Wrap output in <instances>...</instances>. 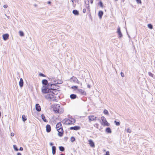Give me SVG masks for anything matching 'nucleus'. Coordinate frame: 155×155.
Here are the masks:
<instances>
[{
  "label": "nucleus",
  "mask_w": 155,
  "mask_h": 155,
  "mask_svg": "<svg viewBox=\"0 0 155 155\" xmlns=\"http://www.w3.org/2000/svg\"><path fill=\"white\" fill-rule=\"evenodd\" d=\"M45 98L48 99L50 100L51 101H57L55 97H54V95L52 94L51 92H49L45 96Z\"/></svg>",
  "instance_id": "f257e3e1"
},
{
  "label": "nucleus",
  "mask_w": 155,
  "mask_h": 155,
  "mask_svg": "<svg viewBox=\"0 0 155 155\" xmlns=\"http://www.w3.org/2000/svg\"><path fill=\"white\" fill-rule=\"evenodd\" d=\"M75 120L74 118H71V119H65L63 120V122L66 125H70L74 124L75 122Z\"/></svg>",
  "instance_id": "f03ea898"
},
{
  "label": "nucleus",
  "mask_w": 155,
  "mask_h": 155,
  "mask_svg": "<svg viewBox=\"0 0 155 155\" xmlns=\"http://www.w3.org/2000/svg\"><path fill=\"white\" fill-rule=\"evenodd\" d=\"M70 81L72 82L77 83L78 84H81V85L82 84V83H80V81L78 80L77 78L74 76L70 78Z\"/></svg>",
  "instance_id": "7ed1b4c3"
},
{
  "label": "nucleus",
  "mask_w": 155,
  "mask_h": 155,
  "mask_svg": "<svg viewBox=\"0 0 155 155\" xmlns=\"http://www.w3.org/2000/svg\"><path fill=\"white\" fill-rule=\"evenodd\" d=\"M48 88L51 90V91L54 89H56V85L53 83H49L48 85Z\"/></svg>",
  "instance_id": "20e7f679"
},
{
  "label": "nucleus",
  "mask_w": 155,
  "mask_h": 155,
  "mask_svg": "<svg viewBox=\"0 0 155 155\" xmlns=\"http://www.w3.org/2000/svg\"><path fill=\"white\" fill-rule=\"evenodd\" d=\"M42 92L43 93H48L49 92H51V90L49 88H47L46 87H43L42 88Z\"/></svg>",
  "instance_id": "39448f33"
},
{
  "label": "nucleus",
  "mask_w": 155,
  "mask_h": 155,
  "mask_svg": "<svg viewBox=\"0 0 155 155\" xmlns=\"http://www.w3.org/2000/svg\"><path fill=\"white\" fill-rule=\"evenodd\" d=\"M101 118L103 124H102V125L107 126L109 125V124L107 122L106 118L102 116Z\"/></svg>",
  "instance_id": "423d86ee"
},
{
  "label": "nucleus",
  "mask_w": 155,
  "mask_h": 155,
  "mask_svg": "<svg viewBox=\"0 0 155 155\" xmlns=\"http://www.w3.org/2000/svg\"><path fill=\"white\" fill-rule=\"evenodd\" d=\"M89 121V122H91V121H95L97 119V117L94 115H91L88 117Z\"/></svg>",
  "instance_id": "0eeeda50"
},
{
  "label": "nucleus",
  "mask_w": 155,
  "mask_h": 155,
  "mask_svg": "<svg viewBox=\"0 0 155 155\" xmlns=\"http://www.w3.org/2000/svg\"><path fill=\"white\" fill-rule=\"evenodd\" d=\"M58 131V135L59 137H62L63 136V134L64 132V131L62 127L59 129H58L57 130Z\"/></svg>",
  "instance_id": "6e6552de"
},
{
  "label": "nucleus",
  "mask_w": 155,
  "mask_h": 155,
  "mask_svg": "<svg viewBox=\"0 0 155 155\" xmlns=\"http://www.w3.org/2000/svg\"><path fill=\"white\" fill-rule=\"evenodd\" d=\"M58 108H60V106L58 104H55L53 106L54 111L56 113L58 110Z\"/></svg>",
  "instance_id": "1a4fd4ad"
},
{
  "label": "nucleus",
  "mask_w": 155,
  "mask_h": 155,
  "mask_svg": "<svg viewBox=\"0 0 155 155\" xmlns=\"http://www.w3.org/2000/svg\"><path fill=\"white\" fill-rule=\"evenodd\" d=\"M117 32L119 36V38H121L122 37V34L120 31V28L119 27L118 28Z\"/></svg>",
  "instance_id": "9d476101"
},
{
  "label": "nucleus",
  "mask_w": 155,
  "mask_h": 155,
  "mask_svg": "<svg viewBox=\"0 0 155 155\" xmlns=\"http://www.w3.org/2000/svg\"><path fill=\"white\" fill-rule=\"evenodd\" d=\"M51 92L54 95H57V94L59 92V91L58 90H57L56 89H55L51 91Z\"/></svg>",
  "instance_id": "9b49d317"
},
{
  "label": "nucleus",
  "mask_w": 155,
  "mask_h": 155,
  "mask_svg": "<svg viewBox=\"0 0 155 155\" xmlns=\"http://www.w3.org/2000/svg\"><path fill=\"white\" fill-rule=\"evenodd\" d=\"M80 128L79 126H76L74 127H71L70 129L71 130H78L80 129Z\"/></svg>",
  "instance_id": "f8f14e48"
},
{
  "label": "nucleus",
  "mask_w": 155,
  "mask_h": 155,
  "mask_svg": "<svg viewBox=\"0 0 155 155\" xmlns=\"http://www.w3.org/2000/svg\"><path fill=\"white\" fill-rule=\"evenodd\" d=\"M89 144L90 146L92 147H95V145L94 142L91 140H88Z\"/></svg>",
  "instance_id": "ddd939ff"
},
{
  "label": "nucleus",
  "mask_w": 155,
  "mask_h": 155,
  "mask_svg": "<svg viewBox=\"0 0 155 155\" xmlns=\"http://www.w3.org/2000/svg\"><path fill=\"white\" fill-rule=\"evenodd\" d=\"M9 35L8 34H6L3 35V38L4 40L6 41L8 39Z\"/></svg>",
  "instance_id": "4468645a"
},
{
  "label": "nucleus",
  "mask_w": 155,
  "mask_h": 155,
  "mask_svg": "<svg viewBox=\"0 0 155 155\" xmlns=\"http://www.w3.org/2000/svg\"><path fill=\"white\" fill-rule=\"evenodd\" d=\"M64 111V110L62 107H61L60 106V108H58L57 113H61L63 112Z\"/></svg>",
  "instance_id": "2eb2a0df"
},
{
  "label": "nucleus",
  "mask_w": 155,
  "mask_h": 155,
  "mask_svg": "<svg viewBox=\"0 0 155 155\" xmlns=\"http://www.w3.org/2000/svg\"><path fill=\"white\" fill-rule=\"evenodd\" d=\"M62 127V126L60 122L58 123L56 125V128L57 130Z\"/></svg>",
  "instance_id": "dca6fc26"
},
{
  "label": "nucleus",
  "mask_w": 155,
  "mask_h": 155,
  "mask_svg": "<svg viewBox=\"0 0 155 155\" xmlns=\"http://www.w3.org/2000/svg\"><path fill=\"white\" fill-rule=\"evenodd\" d=\"M35 108L36 110L38 111H40L41 110V108L39 104H36L35 105Z\"/></svg>",
  "instance_id": "f3484780"
},
{
  "label": "nucleus",
  "mask_w": 155,
  "mask_h": 155,
  "mask_svg": "<svg viewBox=\"0 0 155 155\" xmlns=\"http://www.w3.org/2000/svg\"><path fill=\"white\" fill-rule=\"evenodd\" d=\"M23 81L22 78L20 79V81L19 82V85L20 87L21 88L23 87Z\"/></svg>",
  "instance_id": "a211bd4d"
},
{
  "label": "nucleus",
  "mask_w": 155,
  "mask_h": 155,
  "mask_svg": "<svg viewBox=\"0 0 155 155\" xmlns=\"http://www.w3.org/2000/svg\"><path fill=\"white\" fill-rule=\"evenodd\" d=\"M46 130L47 132H49L51 130V127L50 125L48 124L46 126Z\"/></svg>",
  "instance_id": "6ab92c4d"
},
{
  "label": "nucleus",
  "mask_w": 155,
  "mask_h": 155,
  "mask_svg": "<svg viewBox=\"0 0 155 155\" xmlns=\"http://www.w3.org/2000/svg\"><path fill=\"white\" fill-rule=\"evenodd\" d=\"M103 14V12L101 11H100L98 13V15L100 19H101L102 17Z\"/></svg>",
  "instance_id": "aec40b11"
},
{
  "label": "nucleus",
  "mask_w": 155,
  "mask_h": 155,
  "mask_svg": "<svg viewBox=\"0 0 155 155\" xmlns=\"http://www.w3.org/2000/svg\"><path fill=\"white\" fill-rule=\"evenodd\" d=\"M56 150V147L54 146H53L52 147V154L53 155H54L55 154Z\"/></svg>",
  "instance_id": "412c9836"
},
{
  "label": "nucleus",
  "mask_w": 155,
  "mask_h": 155,
  "mask_svg": "<svg viewBox=\"0 0 155 155\" xmlns=\"http://www.w3.org/2000/svg\"><path fill=\"white\" fill-rule=\"evenodd\" d=\"M77 97V95L74 94H71L70 95V97L72 99H74L76 98Z\"/></svg>",
  "instance_id": "4be33fe9"
},
{
  "label": "nucleus",
  "mask_w": 155,
  "mask_h": 155,
  "mask_svg": "<svg viewBox=\"0 0 155 155\" xmlns=\"http://www.w3.org/2000/svg\"><path fill=\"white\" fill-rule=\"evenodd\" d=\"M42 83L43 84L46 85L48 84V81L47 80L44 79L42 81Z\"/></svg>",
  "instance_id": "5701e85b"
},
{
  "label": "nucleus",
  "mask_w": 155,
  "mask_h": 155,
  "mask_svg": "<svg viewBox=\"0 0 155 155\" xmlns=\"http://www.w3.org/2000/svg\"><path fill=\"white\" fill-rule=\"evenodd\" d=\"M72 13L75 15H79V12L76 10H73L72 12Z\"/></svg>",
  "instance_id": "b1692460"
},
{
  "label": "nucleus",
  "mask_w": 155,
  "mask_h": 155,
  "mask_svg": "<svg viewBox=\"0 0 155 155\" xmlns=\"http://www.w3.org/2000/svg\"><path fill=\"white\" fill-rule=\"evenodd\" d=\"M79 91L81 93V94L83 95H85L86 94V92L82 89H79Z\"/></svg>",
  "instance_id": "393cba45"
},
{
  "label": "nucleus",
  "mask_w": 155,
  "mask_h": 155,
  "mask_svg": "<svg viewBox=\"0 0 155 155\" xmlns=\"http://www.w3.org/2000/svg\"><path fill=\"white\" fill-rule=\"evenodd\" d=\"M41 118L44 122H48V121L45 119V117L44 114H42L41 115Z\"/></svg>",
  "instance_id": "a878e982"
},
{
  "label": "nucleus",
  "mask_w": 155,
  "mask_h": 155,
  "mask_svg": "<svg viewBox=\"0 0 155 155\" xmlns=\"http://www.w3.org/2000/svg\"><path fill=\"white\" fill-rule=\"evenodd\" d=\"M106 131L108 133H111V130L109 127L107 128L106 129Z\"/></svg>",
  "instance_id": "bb28decb"
},
{
  "label": "nucleus",
  "mask_w": 155,
  "mask_h": 155,
  "mask_svg": "<svg viewBox=\"0 0 155 155\" xmlns=\"http://www.w3.org/2000/svg\"><path fill=\"white\" fill-rule=\"evenodd\" d=\"M59 150L61 151H63L64 150V148L62 146H60L59 147Z\"/></svg>",
  "instance_id": "cd10ccee"
},
{
  "label": "nucleus",
  "mask_w": 155,
  "mask_h": 155,
  "mask_svg": "<svg viewBox=\"0 0 155 155\" xmlns=\"http://www.w3.org/2000/svg\"><path fill=\"white\" fill-rule=\"evenodd\" d=\"M22 119L24 122H25L27 120L26 117L24 115H23L22 116Z\"/></svg>",
  "instance_id": "c85d7f7f"
},
{
  "label": "nucleus",
  "mask_w": 155,
  "mask_h": 155,
  "mask_svg": "<svg viewBox=\"0 0 155 155\" xmlns=\"http://www.w3.org/2000/svg\"><path fill=\"white\" fill-rule=\"evenodd\" d=\"M19 34L21 36H23L24 35V33L22 31H19Z\"/></svg>",
  "instance_id": "c756f323"
},
{
  "label": "nucleus",
  "mask_w": 155,
  "mask_h": 155,
  "mask_svg": "<svg viewBox=\"0 0 155 155\" xmlns=\"http://www.w3.org/2000/svg\"><path fill=\"white\" fill-rule=\"evenodd\" d=\"M104 113L105 114L108 115H109V113L108 111L106 109H104Z\"/></svg>",
  "instance_id": "7c9ffc66"
},
{
  "label": "nucleus",
  "mask_w": 155,
  "mask_h": 155,
  "mask_svg": "<svg viewBox=\"0 0 155 155\" xmlns=\"http://www.w3.org/2000/svg\"><path fill=\"white\" fill-rule=\"evenodd\" d=\"M48 80L49 81H51L50 83H53V80H54V79L52 78H48Z\"/></svg>",
  "instance_id": "2f4dec72"
},
{
  "label": "nucleus",
  "mask_w": 155,
  "mask_h": 155,
  "mask_svg": "<svg viewBox=\"0 0 155 155\" xmlns=\"http://www.w3.org/2000/svg\"><path fill=\"white\" fill-rule=\"evenodd\" d=\"M114 123L117 126H118L120 125V123L119 122H117L116 120H115Z\"/></svg>",
  "instance_id": "473e14b6"
},
{
  "label": "nucleus",
  "mask_w": 155,
  "mask_h": 155,
  "mask_svg": "<svg viewBox=\"0 0 155 155\" xmlns=\"http://www.w3.org/2000/svg\"><path fill=\"white\" fill-rule=\"evenodd\" d=\"M147 26L148 28L150 29H152L153 28L152 25L151 24H148Z\"/></svg>",
  "instance_id": "72a5a7b5"
},
{
  "label": "nucleus",
  "mask_w": 155,
  "mask_h": 155,
  "mask_svg": "<svg viewBox=\"0 0 155 155\" xmlns=\"http://www.w3.org/2000/svg\"><path fill=\"white\" fill-rule=\"evenodd\" d=\"M75 140V138L74 137H71V142H74V141Z\"/></svg>",
  "instance_id": "f704fd0d"
},
{
  "label": "nucleus",
  "mask_w": 155,
  "mask_h": 155,
  "mask_svg": "<svg viewBox=\"0 0 155 155\" xmlns=\"http://www.w3.org/2000/svg\"><path fill=\"white\" fill-rule=\"evenodd\" d=\"M13 147H14V150H16V151H17L18 150V148H17L16 145H13Z\"/></svg>",
  "instance_id": "c9c22d12"
},
{
  "label": "nucleus",
  "mask_w": 155,
  "mask_h": 155,
  "mask_svg": "<svg viewBox=\"0 0 155 155\" xmlns=\"http://www.w3.org/2000/svg\"><path fill=\"white\" fill-rule=\"evenodd\" d=\"M53 84H58V81H55L54 80H53Z\"/></svg>",
  "instance_id": "e433bc0d"
},
{
  "label": "nucleus",
  "mask_w": 155,
  "mask_h": 155,
  "mask_svg": "<svg viewBox=\"0 0 155 155\" xmlns=\"http://www.w3.org/2000/svg\"><path fill=\"white\" fill-rule=\"evenodd\" d=\"M148 74L150 76H151L152 77H153V76H154V75L150 72H149L148 73Z\"/></svg>",
  "instance_id": "4c0bfd02"
},
{
  "label": "nucleus",
  "mask_w": 155,
  "mask_h": 155,
  "mask_svg": "<svg viewBox=\"0 0 155 155\" xmlns=\"http://www.w3.org/2000/svg\"><path fill=\"white\" fill-rule=\"evenodd\" d=\"M138 4H141V0H135Z\"/></svg>",
  "instance_id": "58836bf2"
},
{
  "label": "nucleus",
  "mask_w": 155,
  "mask_h": 155,
  "mask_svg": "<svg viewBox=\"0 0 155 155\" xmlns=\"http://www.w3.org/2000/svg\"><path fill=\"white\" fill-rule=\"evenodd\" d=\"M127 133H130L131 132V130L129 128L127 129Z\"/></svg>",
  "instance_id": "ea45409f"
},
{
  "label": "nucleus",
  "mask_w": 155,
  "mask_h": 155,
  "mask_svg": "<svg viewBox=\"0 0 155 155\" xmlns=\"http://www.w3.org/2000/svg\"><path fill=\"white\" fill-rule=\"evenodd\" d=\"M99 4L100 5V6L101 7H103V5L102 3V2L101 1H100V2L99 3Z\"/></svg>",
  "instance_id": "a19ab883"
},
{
  "label": "nucleus",
  "mask_w": 155,
  "mask_h": 155,
  "mask_svg": "<svg viewBox=\"0 0 155 155\" xmlns=\"http://www.w3.org/2000/svg\"><path fill=\"white\" fill-rule=\"evenodd\" d=\"M120 74H121V76L122 77H124V74L122 72H121Z\"/></svg>",
  "instance_id": "79ce46f5"
},
{
  "label": "nucleus",
  "mask_w": 155,
  "mask_h": 155,
  "mask_svg": "<svg viewBox=\"0 0 155 155\" xmlns=\"http://www.w3.org/2000/svg\"><path fill=\"white\" fill-rule=\"evenodd\" d=\"M104 155H110L109 152V151H107L106 152V154Z\"/></svg>",
  "instance_id": "37998d69"
},
{
  "label": "nucleus",
  "mask_w": 155,
  "mask_h": 155,
  "mask_svg": "<svg viewBox=\"0 0 155 155\" xmlns=\"http://www.w3.org/2000/svg\"><path fill=\"white\" fill-rule=\"evenodd\" d=\"M3 7L4 8H7L8 7V5H4Z\"/></svg>",
  "instance_id": "c03bdc74"
},
{
  "label": "nucleus",
  "mask_w": 155,
  "mask_h": 155,
  "mask_svg": "<svg viewBox=\"0 0 155 155\" xmlns=\"http://www.w3.org/2000/svg\"><path fill=\"white\" fill-rule=\"evenodd\" d=\"M86 12V9L85 8L84 9H83V12L84 13H85Z\"/></svg>",
  "instance_id": "a18cd8bd"
},
{
  "label": "nucleus",
  "mask_w": 155,
  "mask_h": 155,
  "mask_svg": "<svg viewBox=\"0 0 155 155\" xmlns=\"http://www.w3.org/2000/svg\"><path fill=\"white\" fill-rule=\"evenodd\" d=\"M72 88H75L76 89H77L78 88V86H74L72 87Z\"/></svg>",
  "instance_id": "49530a36"
},
{
  "label": "nucleus",
  "mask_w": 155,
  "mask_h": 155,
  "mask_svg": "<svg viewBox=\"0 0 155 155\" xmlns=\"http://www.w3.org/2000/svg\"><path fill=\"white\" fill-rule=\"evenodd\" d=\"M15 134L14 133H11V136L13 137L14 136Z\"/></svg>",
  "instance_id": "de8ad7c7"
},
{
  "label": "nucleus",
  "mask_w": 155,
  "mask_h": 155,
  "mask_svg": "<svg viewBox=\"0 0 155 155\" xmlns=\"http://www.w3.org/2000/svg\"><path fill=\"white\" fill-rule=\"evenodd\" d=\"M40 75L41 76H43V77H45V76L44 74H42V73H40Z\"/></svg>",
  "instance_id": "09e8293b"
},
{
  "label": "nucleus",
  "mask_w": 155,
  "mask_h": 155,
  "mask_svg": "<svg viewBox=\"0 0 155 155\" xmlns=\"http://www.w3.org/2000/svg\"><path fill=\"white\" fill-rule=\"evenodd\" d=\"M19 150L22 151L23 150V148L22 147H20L19 149Z\"/></svg>",
  "instance_id": "8fccbe9b"
},
{
  "label": "nucleus",
  "mask_w": 155,
  "mask_h": 155,
  "mask_svg": "<svg viewBox=\"0 0 155 155\" xmlns=\"http://www.w3.org/2000/svg\"><path fill=\"white\" fill-rule=\"evenodd\" d=\"M49 144L50 146H52L53 145V144L52 143L50 142L49 143Z\"/></svg>",
  "instance_id": "3c124183"
},
{
  "label": "nucleus",
  "mask_w": 155,
  "mask_h": 155,
  "mask_svg": "<svg viewBox=\"0 0 155 155\" xmlns=\"http://www.w3.org/2000/svg\"><path fill=\"white\" fill-rule=\"evenodd\" d=\"M62 83V82L61 81H58V84H60Z\"/></svg>",
  "instance_id": "603ef678"
},
{
  "label": "nucleus",
  "mask_w": 155,
  "mask_h": 155,
  "mask_svg": "<svg viewBox=\"0 0 155 155\" xmlns=\"http://www.w3.org/2000/svg\"><path fill=\"white\" fill-rule=\"evenodd\" d=\"M86 7L87 9H89V6L88 5L87 6H86Z\"/></svg>",
  "instance_id": "864d4df0"
},
{
  "label": "nucleus",
  "mask_w": 155,
  "mask_h": 155,
  "mask_svg": "<svg viewBox=\"0 0 155 155\" xmlns=\"http://www.w3.org/2000/svg\"><path fill=\"white\" fill-rule=\"evenodd\" d=\"M47 3L48 4H50L51 3V2L50 1H48V2Z\"/></svg>",
  "instance_id": "5fc2aeb1"
},
{
  "label": "nucleus",
  "mask_w": 155,
  "mask_h": 155,
  "mask_svg": "<svg viewBox=\"0 0 155 155\" xmlns=\"http://www.w3.org/2000/svg\"><path fill=\"white\" fill-rule=\"evenodd\" d=\"M17 155H21V154L20 153H17Z\"/></svg>",
  "instance_id": "6e6d98bb"
},
{
  "label": "nucleus",
  "mask_w": 155,
  "mask_h": 155,
  "mask_svg": "<svg viewBox=\"0 0 155 155\" xmlns=\"http://www.w3.org/2000/svg\"><path fill=\"white\" fill-rule=\"evenodd\" d=\"M87 87L88 88H90V85L89 84H88L87 85Z\"/></svg>",
  "instance_id": "4d7b16f0"
},
{
  "label": "nucleus",
  "mask_w": 155,
  "mask_h": 155,
  "mask_svg": "<svg viewBox=\"0 0 155 155\" xmlns=\"http://www.w3.org/2000/svg\"><path fill=\"white\" fill-rule=\"evenodd\" d=\"M93 2V0H91V4H92Z\"/></svg>",
  "instance_id": "13d9d810"
},
{
  "label": "nucleus",
  "mask_w": 155,
  "mask_h": 155,
  "mask_svg": "<svg viewBox=\"0 0 155 155\" xmlns=\"http://www.w3.org/2000/svg\"><path fill=\"white\" fill-rule=\"evenodd\" d=\"M74 0H71V1H72V3L73 4H74Z\"/></svg>",
  "instance_id": "bf43d9fd"
},
{
  "label": "nucleus",
  "mask_w": 155,
  "mask_h": 155,
  "mask_svg": "<svg viewBox=\"0 0 155 155\" xmlns=\"http://www.w3.org/2000/svg\"><path fill=\"white\" fill-rule=\"evenodd\" d=\"M35 6H37V5H35Z\"/></svg>",
  "instance_id": "052dcab7"
},
{
  "label": "nucleus",
  "mask_w": 155,
  "mask_h": 155,
  "mask_svg": "<svg viewBox=\"0 0 155 155\" xmlns=\"http://www.w3.org/2000/svg\"><path fill=\"white\" fill-rule=\"evenodd\" d=\"M61 155H64V154H61Z\"/></svg>",
  "instance_id": "680f3d73"
},
{
  "label": "nucleus",
  "mask_w": 155,
  "mask_h": 155,
  "mask_svg": "<svg viewBox=\"0 0 155 155\" xmlns=\"http://www.w3.org/2000/svg\"><path fill=\"white\" fill-rule=\"evenodd\" d=\"M115 1H117L118 0H115Z\"/></svg>",
  "instance_id": "e2e57ef3"
},
{
  "label": "nucleus",
  "mask_w": 155,
  "mask_h": 155,
  "mask_svg": "<svg viewBox=\"0 0 155 155\" xmlns=\"http://www.w3.org/2000/svg\"><path fill=\"white\" fill-rule=\"evenodd\" d=\"M98 120H100L99 119H98Z\"/></svg>",
  "instance_id": "0e129e2a"
}]
</instances>
